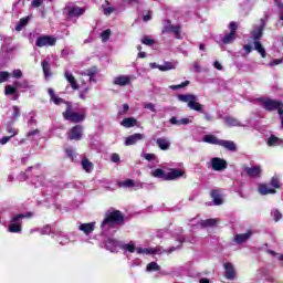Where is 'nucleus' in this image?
Instances as JSON below:
<instances>
[{
  "label": "nucleus",
  "instance_id": "obj_1",
  "mask_svg": "<svg viewBox=\"0 0 283 283\" xmlns=\"http://www.w3.org/2000/svg\"><path fill=\"white\" fill-rule=\"evenodd\" d=\"M125 224V214L120 210H108L101 223V229L105 227H123Z\"/></svg>",
  "mask_w": 283,
  "mask_h": 283
},
{
  "label": "nucleus",
  "instance_id": "obj_2",
  "mask_svg": "<svg viewBox=\"0 0 283 283\" xmlns=\"http://www.w3.org/2000/svg\"><path fill=\"white\" fill-rule=\"evenodd\" d=\"M64 120H69V123H83L87 118L85 113H76L74 112V105L72 103H66V109L62 113Z\"/></svg>",
  "mask_w": 283,
  "mask_h": 283
},
{
  "label": "nucleus",
  "instance_id": "obj_3",
  "mask_svg": "<svg viewBox=\"0 0 283 283\" xmlns=\"http://www.w3.org/2000/svg\"><path fill=\"white\" fill-rule=\"evenodd\" d=\"M178 101L187 103L188 107L193 112H202V104L198 103V96L193 94H179Z\"/></svg>",
  "mask_w": 283,
  "mask_h": 283
},
{
  "label": "nucleus",
  "instance_id": "obj_4",
  "mask_svg": "<svg viewBox=\"0 0 283 283\" xmlns=\"http://www.w3.org/2000/svg\"><path fill=\"white\" fill-rule=\"evenodd\" d=\"M23 213L14 214L11 218V222L9 224V232L10 233H21L23 230Z\"/></svg>",
  "mask_w": 283,
  "mask_h": 283
},
{
  "label": "nucleus",
  "instance_id": "obj_5",
  "mask_svg": "<svg viewBox=\"0 0 283 283\" xmlns=\"http://www.w3.org/2000/svg\"><path fill=\"white\" fill-rule=\"evenodd\" d=\"M166 23L167 24L164 25L161 30V34H175L176 39H182V35L180 34L182 27L171 24V20H166Z\"/></svg>",
  "mask_w": 283,
  "mask_h": 283
},
{
  "label": "nucleus",
  "instance_id": "obj_6",
  "mask_svg": "<svg viewBox=\"0 0 283 283\" xmlns=\"http://www.w3.org/2000/svg\"><path fill=\"white\" fill-rule=\"evenodd\" d=\"M229 28L230 32L221 39L224 45L233 43L235 41V34H238V23L235 21H231Z\"/></svg>",
  "mask_w": 283,
  "mask_h": 283
},
{
  "label": "nucleus",
  "instance_id": "obj_7",
  "mask_svg": "<svg viewBox=\"0 0 283 283\" xmlns=\"http://www.w3.org/2000/svg\"><path fill=\"white\" fill-rule=\"evenodd\" d=\"M35 45L38 48H46L56 45V38L52 35H41L36 39Z\"/></svg>",
  "mask_w": 283,
  "mask_h": 283
},
{
  "label": "nucleus",
  "instance_id": "obj_8",
  "mask_svg": "<svg viewBox=\"0 0 283 283\" xmlns=\"http://www.w3.org/2000/svg\"><path fill=\"white\" fill-rule=\"evenodd\" d=\"M67 138L69 140H81V138H83V126H73L69 132Z\"/></svg>",
  "mask_w": 283,
  "mask_h": 283
},
{
  "label": "nucleus",
  "instance_id": "obj_9",
  "mask_svg": "<svg viewBox=\"0 0 283 283\" xmlns=\"http://www.w3.org/2000/svg\"><path fill=\"white\" fill-rule=\"evenodd\" d=\"M244 171L249 178H260L262 176V166L244 167Z\"/></svg>",
  "mask_w": 283,
  "mask_h": 283
},
{
  "label": "nucleus",
  "instance_id": "obj_10",
  "mask_svg": "<svg viewBox=\"0 0 283 283\" xmlns=\"http://www.w3.org/2000/svg\"><path fill=\"white\" fill-rule=\"evenodd\" d=\"M262 105L265 112H275V109H279L281 104L277 99H263Z\"/></svg>",
  "mask_w": 283,
  "mask_h": 283
},
{
  "label": "nucleus",
  "instance_id": "obj_11",
  "mask_svg": "<svg viewBox=\"0 0 283 283\" xmlns=\"http://www.w3.org/2000/svg\"><path fill=\"white\" fill-rule=\"evenodd\" d=\"M211 165L213 171H224L228 167L227 160L218 157L212 158Z\"/></svg>",
  "mask_w": 283,
  "mask_h": 283
},
{
  "label": "nucleus",
  "instance_id": "obj_12",
  "mask_svg": "<svg viewBox=\"0 0 283 283\" xmlns=\"http://www.w3.org/2000/svg\"><path fill=\"white\" fill-rule=\"evenodd\" d=\"M83 14H85V8H81L78 6H73L66 11L69 19H74V17H83Z\"/></svg>",
  "mask_w": 283,
  "mask_h": 283
},
{
  "label": "nucleus",
  "instance_id": "obj_13",
  "mask_svg": "<svg viewBox=\"0 0 283 283\" xmlns=\"http://www.w3.org/2000/svg\"><path fill=\"white\" fill-rule=\"evenodd\" d=\"M264 28H266V22H264V19H261V24L255 27L252 31L254 41H260L262 39V34H264Z\"/></svg>",
  "mask_w": 283,
  "mask_h": 283
},
{
  "label": "nucleus",
  "instance_id": "obj_14",
  "mask_svg": "<svg viewBox=\"0 0 283 283\" xmlns=\"http://www.w3.org/2000/svg\"><path fill=\"white\" fill-rule=\"evenodd\" d=\"M185 176V171L178 168H171L169 172L166 174L165 180H178V178H182Z\"/></svg>",
  "mask_w": 283,
  "mask_h": 283
},
{
  "label": "nucleus",
  "instance_id": "obj_15",
  "mask_svg": "<svg viewBox=\"0 0 283 283\" xmlns=\"http://www.w3.org/2000/svg\"><path fill=\"white\" fill-rule=\"evenodd\" d=\"M48 94L51 98V101H53L54 105H65L67 107V103H72V102H67L62 97H59V95H56V93H54V90L49 88L48 90Z\"/></svg>",
  "mask_w": 283,
  "mask_h": 283
},
{
  "label": "nucleus",
  "instance_id": "obj_16",
  "mask_svg": "<svg viewBox=\"0 0 283 283\" xmlns=\"http://www.w3.org/2000/svg\"><path fill=\"white\" fill-rule=\"evenodd\" d=\"M223 268L226 280H235V268H233V263H224Z\"/></svg>",
  "mask_w": 283,
  "mask_h": 283
},
{
  "label": "nucleus",
  "instance_id": "obj_17",
  "mask_svg": "<svg viewBox=\"0 0 283 283\" xmlns=\"http://www.w3.org/2000/svg\"><path fill=\"white\" fill-rule=\"evenodd\" d=\"M143 138H145V136L143 134L135 133L134 135L126 137L125 145H126V147L136 145L138 143V140H143Z\"/></svg>",
  "mask_w": 283,
  "mask_h": 283
},
{
  "label": "nucleus",
  "instance_id": "obj_18",
  "mask_svg": "<svg viewBox=\"0 0 283 283\" xmlns=\"http://www.w3.org/2000/svg\"><path fill=\"white\" fill-rule=\"evenodd\" d=\"M64 78H66L72 90L76 91L80 88L76 77H74V75L70 71L64 72Z\"/></svg>",
  "mask_w": 283,
  "mask_h": 283
},
{
  "label": "nucleus",
  "instance_id": "obj_19",
  "mask_svg": "<svg viewBox=\"0 0 283 283\" xmlns=\"http://www.w3.org/2000/svg\"><path fill=\"white\" fill-rule=\"evenodd\" d=\"M219 147H223V149H227L228 151H238V146L233 140L221 139Z\"/></svg>",
  "mask_w": 283,
  "mask_h": 283
},
{
  "label": "nucleus",
  "instance_id": "obj_20",
  "mask_svg": "<svg viewBox=\"0 0 283 283\" xmlns=\"http://www.w3.org/2000/svg\"><path fill=\"white\" fill-rule=\"evenodd\" d=\"M114 85H119V87H125V85H129L132 83V78L127 75H119L114 78Z\"/></svg>",
  "mask_w": 283,
  "mask_h": 283
},
{
  "label": "nucleus",
  "instance_id": "obj_21",
  "mask_svg": "<svg viewBox=\"0 0 283 283\" xmlns=\"http://www.w3.org/2000/svg\"><path fill=\"white\" fill-rule=\"evenodd\" d=\"M4 94L6 96H13L12 101H19V92L14 85H7L4 87Z\"/></svg>",
  "mask_w": 283,
  "mask_h": 283
},
{
  "label": "nucleus",
  "instance_id": "obj_22",
  "mask_svg": "<svg viewBox=\"0 0 283 283\" xmlns=\"http://www.w3.org/2000/svg\"><path fill=\"white\" fill-rule=\"evenodd\" d=\"M223 123L227 125V127H242V123H240L238 118L231 116H226L223 118Z\"/></svg>",
  "mask_w": 283,
  "mask_h": 283
},
{
  "label": "nucleus",
  "instance_id": "obj_23",
  "mask_svg": "<svg viewBox=\"0 0 283 283\" xmlns=\"http://www.w3.org/2000/svg\"><path fill=\"white\" fill-rule=\"evenodd\" d=\"M96 222H90V223H82L78 229L80 231H83L85 235H90V233H94V226Z\"/></svg>",
  "mask_w": 283,
  "mask_h": 283
},
{
  "label": "nucleus",
  "instance_id": "obj_24",
  "mask_svg": "<svg viewBox=\"0 0 283 283\" xmlns=\"http://www.w3.org/2000/svg\"><path fill=\"white\" fill-rule=\"evenodd\" d=\"M251 235H253L251 230H249L247 233L237 234L234 237V242H237V244H243V242H247Z\"/></svg>",
  "mask_w": 283,
  "mask_h": 283
},
{
  "label": "nucleus",
  "instance_id": "obj_25",
  "mask_svg": "<svg viewBox=\"0 0 283 283\" xmlns=\"http://www.w3.org/2000/svg\"><path fill=\"white\" fill-rule=\"evenodd\" d=\"M200 227L201 229H211L213 227H218V219L201 220Z\"/></svg>",
  "mask_w": 283,
  "mask_h": 283
},
{
  "label": "nucleus",
  "instance_id": "obj_26",
  "mask_svg": "<svg viewBox=\"0 0 283 283\" xmlns=\"http://www.w3.org/2000/svg\"><path fill=\"white\" fill-rule=\"evenodd\" d=\"M259 193H261V196H269V193H277V191L275 188H269L266 184H262L259 187Z\"/></svg>",
  "mask_w": 283,
  "mask_h": 283
},
{
  "label": "nucleus",
  "instance_id": "obj_27",
  "mask_svg": "<svg viewBox=\"0 0 283 283\" xmlns=\"http://www.w3.org/2000/svg\"><path fill=\"white\" fill-rule=\"evenodd\" d=\"M120 125L126 128L136 127V125H138V120L134 117H127L122 120Z\"/></svg>",
  "mask_w": 283,
  "mask_h": 283
},
{
  "label": "nucleus",
  "instance_id": "obj_28",
  "mask_svg": "<svg viewBox=\"0 0 283 283\" xmlns=\"http://www.w3.org/2000/svg\"><path fill=\"white\" fill-rule=\"evenodd\" d=\"M282 143H283V140L275 135H271L268 139L269 147H280V145H282Z\"/></svg>",
  "mask_w": 283,
  "mask_h": 283
},
{
  "label": "nucleus",
  "instance_id": "obj_29",
  "mask_svg": "<svg viewBox=\"0 0 283 283\" xmlns=\"http://www.w3.org/2000/svg\"><path fill=\"white\" fill-rule=\"evenodd\" d=\"M210 196L213 199L214 205L217 206L222 205V196L220 195V190L218 189L211 190Z\"/></svg>",
  "mask_w": 283,
  "mask_h": 283
},
{
  "label": "nucleus",
  "instance_id": "obj_30",
  "mask_svg": "<svg viewBox=\"0 0 283 283\" xmlns=\"http://www.w3.org/2000/svg\"><path fill=\"white\" fill-rule=\"evenodd\" d=\"M157 147H159V149H161V151H167V149H169L170 144L169 140L166 138H158L156 140Z\"/></svg>",
  "mask_w": 283,
  "mask_h": 283
},
{
  "label": "nucleus",
  "instance_id": "obj_31",
  "mask_svg": "<svg viewBox=\"0 0 283 283\" xmlns=\"http://www.w3.org/2000/svg\"><path fill=\"white\" fill-rule=\"evenodd\" d=\"M105 247L107 251L114 252V250L118 247V240L109 238L106 240Z\"/></svg>",
  "mask_w": 283,
  "mask_h": 283
},
{
  "label": "nucleus",
  "instance_id": "obj_32",
  "mask_svg": "<svg viewBox=\"0 0 283 283\" xmlns=\"http://www.w3.org/2000/svg\"><path fill=\"white\" fill-rule=\"evenodd\" d=\"M81 165L84 171H86L87 174L92 172V169H94V165L92 164V161H90V159L85 157L82 159Z\"/></svg>",
  "mask_w": 283,
  "mask_h": 283
},
{
  "label": "nucleus",
  "instance_id": "obj_33",
  "mask_svg": "<svg viewBox=\"0 0 283 283\" xmlns=\"http://www.w3.org/2000/svg\"><path fill=\"white\" fill-rule=\"evenodd\" d=\"M203 142L208 143L209 145H220L221 139H218L214 135H206L203 137Z\"/></svg>",
  "mask_w": 283,
  "mask_h": 283
},
{
  "label": "nucleus",
  "instance_id": "obj_34",
  "mask_svg": "<svg viewBox=\"0 0 283 283\" xmlns=\"http://www.w3.org/2000/svg\"><path fill=\"white\" fill-rule=\"evenodd\" d=\"M170 125H189V123H191V120L189 118H181L178 119L176 117H171L169 119Z\"/></svg>",
  "mask_w": 283,
  "mask_h": 283
},
{
  "label": "nucleus",
  "instance_id": "obj_35",
  "mask_svg": "<svg viewBox=\"0 0 283 283\" xmlns=\"http://www.w3.org/2000/svg\"><path fill=\"white\" fill-rule=\"evenodd\" d=\"M42 70H43V74H44L45 78L52 76V72L50 69V62H48V60L42 61Z\"/></svg>",
  "mask_w": 283,
  "mask_h": 283
},
{
  "label": "nucleus",
  "instance_id": "obj_36",
  "mask_svg": "<svg viewBox=\"0 0 283 283\" xmlns=\"http://www.w3.org/2000/svg\"><path fill=\"white\" fill-rule=\"evenodd\" d=\"M254 49L261 54L262 59H266V50H264L260 41H254Z\"/></svg>",
  "mask_w": 283,
  "mask_h": 283
},
{
  "label": "nucleus",
  "instance_id": "obj_37",
  "mask_svg": "<svg viewBox=\"0 0 283 283\" xmlns=\"http://www.w3.org/2000/svg\"><path fill=\"white\" fill-rule=\"evenodd\" d=\"M28 23H30V17L21 18L15 27L17 32H21V30H23Z\"/></svg>",
  "mask_w": 283,
  "mask_h": 283
},
{
  "label": "nucleus",
  "instance_id": "obj_38",
  "mask_svg": "<svg viewBox=\"0 0 283 283\" xmlns=\"http://www.w3.org/2000/svg\"><path fill=\"white\" fill-rule=\"evenodd\" d=\"M13 85L15 86V90H28V87H30V84L28 83V81H23V82H19L15 81L13 82Z\"/></svg>",
  "mask_w": 283,
  "mask_h": 283
},
{
  "label": "nucleus",
  "instance_id": "obj_39",
  "mask_svg": "<svg viewBox=\"0 0 283 283\" xmlns=\"http://www.w3.org/2000/svg\"><path fill=\"white\" fill-rule=\"evenodd\" d=\"M118 185L119 187H126L130 189L132 187H136V181L133 179H126L125 181H119Z\"/></svg>",
  "mask_w": 283,
  "mask_h": 283
},
{
  "label": "nucleus",
  "instance_id": "obj_40",
  "mask_svg": "<svg viewBox=\"0 0 283 283\" xmlns=\"http://www.w3.org/2000/svg\"><path fill=\"white\" fill-rule=\"evenodd\" d=\"M142 43L144 45H148V48H154V45H156V40L145 35L143 39H142Z\"/></svg>",
  "mask_w": 283,
  "mask_h": 283
},
{
  "label": "nucleus",
  "instance_id": "obj_41",
  "mask_svg": "<svg viewBox=\"0 0 283 283\" xmlns=\"http://www.w3.org/2000/svg\"><path fill=\"white\" fill-rule=\"evenodd\" d=\"M13 113L11 116V120L12 123H14L17 120V118H19L21 116V108H19V106L14 105L12 106Z\"/></svg>",
  "mask_w": 283,
  "mask_h": 283
},
{
  "label": "nucleus",
  "instance_id": "obj_42",
  "mask_svg": "<svg viewBox=\"0 0 283 283\" xmlns=\"http://www.w3.org/2000/svg\"><path fill=\"white\" fill-rule=\"evenodd\" d=\"M146 271H148L149 273H151L154 271H160V265H158V263L153 261V262L147 264Z\"/></svg>",
  "mask_w": 283,
  "mask_h": 283
},
{
  "label": "nucleus",
  "instance_id": "obj_43",
  "mask_svg": "<svg viewBox=\"0 0 283 283\" xmlns=\"http://www.w3.org/2000/svg\"><path fill=\"white\" fill-rule=\"evenodd\" d=\"M153 177L154 178H163V180H165V178L167 177V174H165V170L157 168L153 171Z\"/></svg>",
  "mask_w": 283,
  "mask_h": 283
},
{
  "label": "nucleus",
  "instance_id": "obj_44",
  "mask_svg": "<svg viewBox=\"0 0 283 283\" xmlns=\"http://www.w3.org/2000/svg\"><path fill=\"white\" fill-rule=\"evenodd\" d=\"M158 70L160 72H169V70H174V63L166 62L164 65H158Z\"/></svg>",
  "mask_w": 283,
  "mask_h": 283
},
{
  "label": "nucleus",
  "instance_id": "obj_45",
  "mask_svg": "<svg viewBox=\"0 0 283 283\" xmlns=\"http://www.w3.org/2000/svg\"><path fill=\"white\" fill-rule=\"evenodd\" d=\"M109 36H112V30L107 29L101 33V39L103 43L109 41Z\"/></svg>",
  "mask_w": 283,
  "mask_h": 283
},
{
  "label": "nucleus",
  "instance_id": "obj_46",
  "mask_svg": "<svg viewBox=\"0 0 283 283\" xmlns=\"http://www.w3.org/2000/svg\"><path fill=\"white\" fill-rule=\"evenodd\" d=\"M11 74L8 71L0 72V83H7L8 78H10Z\"/></svg>",
  "mask_w": 283,
  "mask_h": 283
},
{
  "label": "nucleus",
  "instance_id": "obj_47",
  "mask_svg": "<svg viewBox=\"0 0 283 283\" xmlns=\"http://www.w3.org/2000/svg\"><path fill=\"white\" fill-rule=\"evenodd\" d=\"M189 81H185L181 84H177V85H170V90H182V87H187L189 86Z\"/></svg>",
  "mask_w": 283,
  "mask_h": 283
},
{
  "label": "nucleus",
  "instance_id": "obj_48",
  "mask_svg": "<svg viewBox=\"0 0 283 283\" xmlns=\"http://www.w3.org/2000/svg\"><path fill=\"white\" fill-rule=\"evenodd\" d=\"M11 76L13 78H23V72L21 71V69H15L12 71Z\"/></svg>",
  "mask_w": 283,
  "mask_h": 283
},
{
  "label": "nucleus",
  "instance_id": "obj_49",
  "mask_svg": "<svg viewBox=\"0 0 283 283\" xmlns=\"http://www.w3.org/2000/svg\"><path fill=\"white\" fill-rule=\"evenodd\" d=\"M270 185L274 188V189H280V178L277 177H272Z\"/></svg>",
  "mask_w": 283,
  "mask_h": 283
},
{
  "label": "nucleus",
  "instance_id": "obj_50",
  "mask_svg": "<svg viewBox=\"0 0 283 283\" xmlns=\"http://www.w3.org/2000/svg\"><path fill=\"white\" fill-rule=\"evenodd\" d=\"M277 114L281 120V129H283V102H280V106L277 108Z\"/></svg>",
  "mask_w": 283,
  "mask_h": 283
},
{
  "label": "nucleus",
  "instance_id": "obj_51",
  "mask_svg": "<svg viewBox=\"0 0 283 283\" xmlns=\"http://www.w3.org/2000/svg\"><path fill=\"white\" fill-rule=\"evenodd\" d=\"M122 249H125V251H128L129 253H134V251H136V245L128 243L124 244Z\"/></svg>",
  "mask_w": 283,
  "mask_h": 283
},
{
  "label": "nucleus",
  "instance_id": "obj_52",
  "mask_svg": "<svg viewBox=\"0 0 283 283\" xmlns=\"http://www.w3.org/2000/svg\"><path fill=\"white\" fill-rule=\"evenodd\" d=\"M85 72L86 76L93 78V76H96V66H92L91 69H87Z\"/></svg>",
  "mask_w": 283,
  "mask_h": 283
},
{
  "label": "nucleus",
  "instance_id": "obj_53",
  "mask_svg": "<svg viewBox=\"0 0 283 283\" xmlns=\"http://www.w3.org/2000/svg\"><path fill=\"white\" fill-rule=\"evenodd\" d=\"M113 12H116V8H114V7H106V8H104L105 17H109V14H112Z\"/></svg>",
  "mask_w": 283,
  "mask_h": 283
},
{
  "label": "nucleus",
  "instance_id": "obj_54",
  "mask_svg": "<svg viewBox=\"0 0 283 283\" xmlns=\"http://www.w3.org/2000/svg\"><path fill=\"white\" fill-rule=\"evenodd\" d=\"M41 6H43V0L31 1V8H41Z\"/></svg>",
  "mask_w": 283,
  "mask_h": 283
},
{
  "label": "nucleus",
  "instance_id": "obj_55",
  "mask_svg": "<svg viewBox=\"0 0 283 283\" xmlns=\"http://www.w3.org/2000/svg\"><path fill=\"white\" fill-rule=\"evenodd\" d=\"M144 108L149 109L150 112H156V105H154V103H146Z\"/></svg>",
  "mask_w": 283,
  "mask_h": 283
},
{
  "label": "nucleus",
  "instance_id": "obj_56",
  "mask_svg": "<svg viewBox=\"0 0 283 283\" xmlns=\"http://www.w3.org/2000/svg\"><path fill=\"white\" fill-rule=\"evenodd\" d=\"M112 163H120V156L116 153L112 154L111 156Z\"/></svg>",
  "mask_w": 283,
  "mask_h": 283
},
{
  "label": "nucleus",
  "instance_id": "obj_57",
  "mask_svg": "<svg viewBox=\"0 0 283 283\" xmlns=\"http://www.w3.org/2000/svg\"><path fill=\"white\" fill-rule=\"evenodd\" d=\"M144 158H145V160H148V163H151V160L156 159V155L155 154H145Z\"/></svg>",
  "mask_w": 283,
  "mask_h": 283
},
{
  "label": "nucleus",
  "instance_id": "obj_58",
  "mask_svg": "<svg viewBox=\"0 0 283 283\" xmlns=\"http://www.w3.org/2000/svg\"><path fill=\"white\" fill-rule=\"evenodd\" d=\"M274 220L275 222H280V220H282V212H280V210L274 211Z\"/></svg>",
  "mask_w": 283,
  "mask_h": 283
},
{
  "label": "nucleus",
  "instance_id": "obj_59",
  "mask_svg": "<svg viewBox=\"0 0 283 283\" xmlns=\"http://www.w3.org/2000/svg\"><path fill=\"white\" fill-rule=\"evenodd\" d=\"M7 132H8V134H10L11 138L13 136H17V133H14V128H12V125H10V124L7 126Z\"/></svg>",
  "mask_w": 283,
  "mask_h": 283
},
{
  "label": "nucleus",
  "instance_id": "obj_60",
  "mask_svg": "<svg viewBox=\"0 0 283 283\" xmlns=\"http://www.w3.org/2000/svg\"><path fill=\"white\" fill-rule=\"evenodd\" d=\"M151 14H154L153 11H147V14H145L143 17V21L147 22V21H151Z\"/></svg>",
  "mask_w": 283,
  "mask_h": 283
},
{
  "label": "nucleus",
  "instance_id": "obj_61",
  "mask_svg": "<svg viewBox=\"0 0 283 283\" xmlns=\"http://www.w3.org/2000/svg\"><path fill=\"white\" fill-rule=\"evenodd\" d=\"M65 154L69 158H74V149L72 148H66Z\"/></svg>",
  "mask_w": 283,
  "mask_h": 283
},
{
  "label": "nucleus",
  "instance_id": "obj_62",
  "mask_svg": "<svg viewBox=\"0 0 283 283\" xmlns=\"http://www.w3.org/2000/svg\"><path fill=\"white\" fill-rule=\"evenodd\" d=\"M12 138V136H4L0 139L1 145H7V143Z\"/></svg>",
  "mask_w": 283,
  "mask_h": 283
},
{
  "label": "nucleus",
  "instance_id": "obj_63",
  "mask_svg": "<svg viewBox=\"0 0 283 283\" xmlns=\"http://www.w3.org/2000/svg\"><path fill=\"white\" fill-rule=\"evenodd\" d=\"M33 216H34V213H32V212L22 213V220H24V218H32Z\"/></svg>",
  "mask_w": 283,
  "mask_h": 283
},
{
  "label": "nucleus",
  "instance_id": "obj_64",
  "mask_svg": "<svg viewBox=\"0 0 283 283\" xmlns=\"http://www.w3.org/2000/svg\"><path fill=\"white\" fill-rule=\"evenodd\" d=\"M275 4L277 6V8H280V10H283V3L282 0H274Z\"/></svg>",
  "mask_w": 283,
  "mask_h": 283
}]
</instances>
